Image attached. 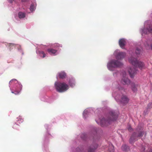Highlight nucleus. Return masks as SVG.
Segmentation results:
<instances>
[{
    "instance_id": "1",
    "label": "nucleus",
    "mask_w": 152,
    "mask_h": 152,
    "mask_svg": "<svg viewBox=\"0 0 152 152\" xmlns=\"http://www.w3.org/2000/svg\"><path fill=\"white\" fill-rule=\"evenodd\" d=\"M118 113L113 111H111L109 113V116L107 120L104 118L100 120V124L102 126H106L107 124L110 123V121L116 120L118 117Z\"/></svg>"
},
{
    "instance_id": "2",
    "label": "nucleus",
    "mask_w": 152,
    "mask_h": 152,
    "mask_svg": "<svg viewBox=\"0 0 152 152\" xmlns=\"http://www.w3.org/2000/svg\"><path fill=\"white\" fill-rule=\"evenodd\" d=\"M55 86L56 91L60 93L65 92L69 88L68 85L64 82H55Z\"/></svg>"
},
{
    "instance_id": "3",
    "label": "nucleus",
    "mask_w": 152,
    "mask_h": 152,
    "mask_svg": "<svg viewBox=\"0 0 152 152\" xmlns=\"http://www.w3.org/2000/svg\"><path fill=\"white\" fill-rule=\"evenodd\" d=\"M129 62L134 66L138 67L140 69H143L144 67V63L137 60V58L131 57L129 59Z\"/></svg>"
},
{
    "instance_id": "4",
    "label": "nucleus",
    "mask_w": 152,
    "mask_h": 152,
    "mask_svg": "<svg viewBox=\"0 0 152 152\" xmlns=\"http://www.w3.org/2000/svg\"><path fill=\"white\" fill-rule=\"evenodd\" d=\"M142 130L140 129L139 130H137V133L134 132L133 133L129 139V142L130 143L132 144L134 142L137 140V138L141 137H142L144 132Z\"/></svg>"
},
{
    "instance_id": "5",
    "label": "nucleus",
    "mask_w": 152,
    "mask_h": 152,
    "mask_svg": "<svg viewBox=\"0 0 152 152\" xmlns=\"http://www.w3.org/2000/svg\"><path fill=\"white\" fill-rule=\"evenodd\" d=\"M123 64L122 63L118 61L113 60L109 62L107 65V67L110 71H113V68L120 66H122Z\"/></svg>"
},
{
    "instance_id": "6",
    "label": "nucleus",
    "mask_w": 152,
    "mask_h": 152,
    "mask_svg": "<svg viewBox=\"0 0 152 152\" xmlns=\"http://www.w3.org/2000/svg\"><path fill=\"white\" fill-rule=\"evenodd\" d=\"M121 83L123 85H128L130 83V80L126 77V74L124 72L123 74V77L121 81Z\"/></svg>"
},
{
    "instance_id": "7",
    "label": "nucleus",
    "mask_w": 152,
    "mask_h": 152,
    "mask_svg": "<svg viewBox=\"0 0 152 152\" xmlns=\"http://www.w3.org/2000/svg\"><path fill=\"white\" fill-rule=\"evenodd\" d=\"M116 58L118 59H121L123 58L126 56V54L125 53L123 52H119L117 53L115 52L114 53Z\"/></svg>"
},
{
    "instance_id": "8",
    "label": "nucleus",
    "mask_w": 152,
    "mask_h": 152,
    "mask_svg": "<svg viewBox=\"0 0 152 152\" xmlns=\"http://www.w3.org/2000/svg\"><path fill=\"white\" fill-rule=\"evenodd\" d=\"M131 89L134 92H136L137 90V88L139 86V84L137 83L132 82L131 83Z\"/></svg>"
},
{
    "instance_id": "9",
    "label": "nucleus",
    "mask_w": 152,
    "mask_h": 152,
    "mask_svg": "<svg viewBox=\"0 0 152 152\" xmlns=\"http://www.w3.org/2000/svg\"><path fill=\"white\" fill-rule=\"evenodd\" d=\"M128 71L130 77L131 78L133 77L134 76L137 72V70L136 68H130Z\"/></svg>"
},
{
    "instance_id": "10",
    "label": "nucleus",
    "mask_w": 152,
    "mask_h": 152,
    "mask_svg": "<svg viewBox=\"0 0 152 152\" xmlns=\"http://www.w3.org/2000/svg\"><path fill=\"white\" fill-rule=\"evenodd\" d=\"M120 100L122 104H126L128 102L129 99L126 95H123L121 97Z\"/></svg>"
},
{
    "instance_id": "11",
    "label": "nucleus",
    "mask_w": 152,
    "mask_h": 152,
    "mask_svg": "<svg viewBox=\"0 0 152 152\" xmlns=\"http://www.w3.org/2000/svg\"><path fill=\"white\" fill-rule=\"evenodd\" d=\"M149 33H152V25H150L146 28H144L142 30V33L148 34Z\"/></svg>"
},
{
    "instance_id": "12",
    "label": "nucleus",
    "mask_w": 152,
    "mask_h": 152,
    "mask_svg": "<svg viewBox=\"0 0 152 152\" xmlns=\"http://www.w3.org/2000/svg\"><path fill=\"white\" fill-rule=\"evenodd\" d=\"M126 41L124 39H122L119 40V43L120 46L123 48L125 45Z\"/></svg>"
},
{
    "instance_id": "13",
    "label": "nucleus",
    "mask_w": 152,
    "mask_h": 152,
    "mask_svg": "<svg viewBox=\"0 0 152 152\" xmlns=\"http://www.w3.org/2000/svg\"><path fill=\"white\" fill-rule=\"evenodd\" d=\"M58 75L59 77L62 79L65 78L66 76V73L64 72H59Z\"/></svg>"
},
{
    "instance_id": "14",
    "label": "nucleus",
    "mask_w": 152,
    "mask_h": 152,
    "mask_svg": "<svg viewBox=\"0 0 152 152\" xmlns=\"http://www.w3.org/2000/svg\"><path fill=\"white\" fill-rule=\"evenodd\" d=\"M47 51L48 52V53L50 54H54L56 53L57 50L52 48H50L48 49L47 50Z\"/></svg>"
},
{
    "instance_id": "15",
    "label": "nucleus",
    "mask_w": 152,
    "mask_h": 152,
    "mask_svg": "<svg viewBox=\"0 0 152 152\" xmlns=\"http://www.w3.org/2000/svg\"><path fill=\"white\" fill-rule=\"evenodd\" d=\"M19 87L20 88L19 90H15L14 92L12 91V93H14L15 94H18L20 92L22 88V85H19Z\"/></svg>"
},
{
    "instance_id": "16",
    "label": "nucleus",
    "mask_w": 152,
    "mask_h": 152,
    "mask_svg": "<svg viewBox=\"0 0 152 152\" xmlns=\"http://www.w3.org/2000/svg\"><path fill=\"white\" fill-rule=\"evenodd\" d=\"M69 83L71 86L73 87L75 85V80L72 78L69 80Z\"/></svg>"
},
{
    "instance_id": "17",
    "label": "nucleus",
    "mask_w": 152,
    "mask_h": 152,
    "mask_svg": "<svg viewBox=\"0 0 152 152\" xmlns=\"http://www.w3.org/2000/svg\"><path fill=\"white\" fill-rule=\"evenodd\" d=\"M121 149L123 151H127L129 150V148L126 145H124L122 146Z\"/></svg>"
},
{
    "instance_id": "18",
    "label": "nucleus",
    "mask_w": 152,
    "mask_h": 152,
    "mask_svg": "<svg viewBox=\"0 0 152 152\" xmlns=\"http://www.w3.org/2000/svg\"><path fill=\"white\" fill-rule=\"evenodd\" d=\"M18 17L20 18H23L25 17L26 14L24 13L20 12L18 14Z\"/></svg>"
},
{
    "instance_id": "19",
    "label": "nucleus",
    "mask_w": 152,
    "mask_h": 152,
    "mask_svg": "<svg viewBox=\"0 0 152 152\" xmlns=\"http://www.w3.org/2000/svg\"><path fill=\"white\" fill-rule=\"evenodd\" d=\"M98 147V145L97 144L95 145V146L94 147V148H93L92 147H91L88 150V152H94V150L96 149Z\"/></svg>"
},
{
    "instance_id": "20",
    "label": "nucleus",
    "mask_w": 152,
    "mask_h": 152,
    "mask_svg": "<svg viewBox=\"0 0 152 152\" xmlns=\"http://www.w3.org/2000/svg\"><path fill=\"white\" fill-rule=\"evenodd\" d=\"M141 52V50L140 48H137L135 50L136 54L137 55H139Z\"/></svg>"
},
{
    "instance_id": "21",
    "label": "nucleus",
    "mask_w": 152,
    "mask_h": 152,
    "mask_svg": "<svg viewBox=\"0 0 152 152\" xmlns=\"http://www.w3.org/2000/svg\"><path fill=\"white\" fill-rule=\"evenodd\" d=\"M108 150L109 152H114V147L111 145L110 146L109 148L108 149Z\"/></svg>"
},
{
    "instance_id": "22",
    "label": "nucleus",
    "mask_w": 152,
    "mask_h": 152,
    "mask_svg": "<svg viewBox=\"0 0 152 152\" xmlns=\"http://www.w3.org/2000/svg\"><path fill=\"white\" fill-rule=\"evenodd\" d=\"M30 11H31V12H32L34 10L35 7H34V5H33V4H32L31 5L30 7Z\"/></svg>"
},
{
    "instance_id": "23",
    "label": "nucleus",
    "mask_w": 152,
    "mask_h": 152,
    "mask_svg": "<svg viewBox=\"0 0 152 152\" xmlns=\"http://www.w3.org/2000/svg\"><path fill=\"white\" fill-rule=\"evenodd\" d=\"M39 54L41 56H42V57L44 58L45 57V54L43 51H41L39 52Z\"/></svg>"
},
{
    "instance_id": "24",
    "label": "nucleus",
    "mask_w": 152,
    "mask_h": 152,
    "mask_svg": "<svg viewBox=\"0 0 152 152\" xmlns=\"http://www.w3.org/2000/svg\"><path fill=\"white\" fill-rule=\"evenodd\" d=\"M117 88L118 89L120 90H123L124 91V88L122 87H121V86L119 85L118 87Z\"/></svg>"
},
{
    "instance_id": "25",
    "label": "nucleus",
    "mask_w": 152,
    "mask_h": 152,
    "mask_svg": "<svg viewBox=\"0 0 152 152\" xmlns=\"http://www.w3.org/2000/svg\"><path fill=\"white\" fill-rule=\"evenodd\" d=\"M86 136L85 134H82L81 135V137L83 140H85L86 137Z\"/></svg>"
},
{
    "instance_id": "26",
    "label": "nucleus",
    "mask_w": 152,
    "mask_h": 152,
    "mask_svg": "<svg viewBox=\"0 0 152 152\" xmlns=\"http://www.w3.org/2000/svg\"><path fill=\"white\" fill-rule=\"evenodd\" d=\"M152 106V103H149L147 106V108H150Z\"/></svg>"
},
{
    "instance_id": "27",
    "label": "nucleus",
    "mask_w": 152,
    "mask_h": 152,
    "mask_svg": "<svg viewBox=\"0 0 152 152\" xmlns=\"http://www.w3.org/2000/svg\"><path fill=\"white\" fill-rule=\"evenodd\" d=\"M128 130L129 131H131L132 130V128L130 126H129V127L128 128Z\"/></svg>"
},
{
    "instance_id": "28",
    "label": "nucleus",
    "mask_w": 152,
    "mask_h": 152,
    "mask_svg": "<svg viewBox=\"0 0 152 152\" xmlns=\"http://www.w3.org/2000/svg\"><path fill=\"white\" fill-rule=\"evenodd\" d=\"M19 119L20 120H18V121H20V122H18L20 124V122H21V123L23 121V120L22 119H21L20 118H19Z\"/></svg>"
},
{
    "instance_id": "29",
    "label": "nucleus",
    "mask_w": 152,
    "mask_h": 152,
    "mask_svg": "<svg viewBox=\"0 0 152 152\" xmlns=\"http://www.w3.org/2000/svg\"><path fill=\"white\" fill-rule=\"evenodd\" d=\"M14 81H17L16 79H12L10 81V83H12Z\"/></svg>"
},
{
    "instance_id": "30",
    "label": "nucleus",
    "mask_w": 152,
    "mask_h": 152,
    "mask_svg": "<svg viewBox=\"0 0 152 152\" xmlns=\"http://www.w3.org/2000/svg\"><path fill=\"white\" fill-rule=\"evenodd\" d=\"M87 112V110H85L84 111L83 113V114L84 115L85 114H86V112Z\"/></svg>"
},
{
    "instance_id": "31",
    "label": "nucleus",
    "mask_w": 152,
    "mask_h": 152,
    "mask_svg": "<svg viewBox=\"0 0 152 152\" xmlns=\"http://www.w3.org/2000/svg\"><path fill=\"white\" fill-rule=\"evenodd\" d=\"M26 0H22L21 1L22 2H25L26 1Z\"/></svg>"
},
{
    "instance_id": "32",
    "label": "nucleus",
    "mask_w": 152,
    "mask_h": 152,
    "mask_svg": "<svg viewBox=\"0 0 152 152\" xmlns=\"http://www.w3.org/2000/svg\"><path fill=\"white\" fill-rule=\"evenodd\" d=\"M149 152H152V150H150Z\"/></svg>"
},
{
    "instance_id": "33",
    "label": "nucleus",
    "mask_w": 152,
    "mask_h": 152,
    "mask_svg": "<svg viewBox=\"0 0 152 152\" xmlns=\"http://www.w3.org/2000/svg\"><path fill=\"white\" fill-rule=\"evenodd\" d=\"M151 49H152V44H151Z\"/></svg>"
},
{
    "instance_id": "34",
    "label": "nucleus",
    "mask_w": 152,
    "mask_h": 152,
    "mask_svg": "<svg viewBox=\"0 0 152 152\" xmlns=\"http://www.w3.org/2000/svg\"><path fill=\"white\" fill-rule=\"evenodd\" d=\"M115 99H117V96H116L115 97Z\"/></svg>"
}]
</instances>
